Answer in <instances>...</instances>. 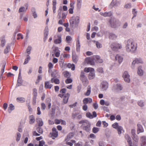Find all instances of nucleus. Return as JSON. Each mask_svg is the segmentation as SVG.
I'll return each instance as SVG.
<instances>
[{"instance_id":"50","label":"nucleus","mask_w":146,"mask_h":146,"mask_svg":"<svg viewBox=\"0 0 146 146\" xmlns=\"http://www.w3.org/2000/svg\"><path fill=\"white\" fill-rule=\"evenodd\" d=\"M21 70H19V76L18 80H17V82L18 83V86L20 85V84H21V82H20V79L19 78V76H20L21 75Z\"/></svg>"},{"instance_id":"28","label":"nucleus","mask_w":146,"mask_h":146,"mask_svg":"<svg viewBox=\"0 0 146 146\" xmlns=\"http://www.w3.org/2000/svg\"><path fill=\"white\" fill-rule=\"evenodd\" d=\"M117 0H112V1L110 4V6L112 7L117 5Z\"/></svg>"},{"instance_id":"12","label":"nucleus","mask_w":146,"mask_h":146,"mask_svg":"<svg viewBox=\"0 0 146 146\" xmlns=\"http://www.w3.org/2000/svg\"><path fill=\"white\" fill-rule=\"evenodd\" d=\"M125 137L130 146H133L132 145V143L131 141V138L128 135H126Z\"/></svg>"},{"instance_id":"10","label":"nucleus","mask_w":146,"mask_h":146,"mask_svg":"<svg viewBox=\"0 0 146 146\" xmlns=\"http://www.w3.org/2000/svg\"><path fill=\"white\" fill-rule=\"evenodd\" d=\"M92 99L89 98H86L84 99L83 100V103L84 104H86L88 103H90L92 102Z\"/></svg>"},{"instance_id":"62","label":"nucleus","mask_w":146,"mask_h":146,"mask_svg":"<svg viewBox=\"0 0 146 146\" xmlns=\"http://www.w3.org/2000/svg\"><path fill=\"white\" fill-rule=\"evenodd\" d=\"M86 116L87 117L92 118L93 117L92 115L90 113H87L86 114Z\"/></svg>"},{"instance_id":"4","label":"nucleus","mask_w":146,"mask_h":146,"mask_svg":"<svg viewBox=\"0 0 146 146\" xmlns=\"http://www.w3.org/2000/svg\"><path fill=\"white\" fill-rule=\"evenodd\" d=\"M70 24L72 26H76L79 23V17L78 16H73L70 19Z\"/></svg>"},{"instance_id":"56","label":"nucleus","mask_w":146,"mask_h":146,"mask_svg":"<svg viewBox=\"0 0 146 146\" xmlns=\"http://www.w3.org/2000/svg\"><path fill=\"white\" fill-rule=\"evenodd\" d=\"M124 131L122 127L119 126V134L121 133H123Z\"/></svg>"},{"instance_id":"54","label":"nucleus","mask_w":146,"mask_h":146,"mask_svg":"<svg viewBox=\"0 0 146 146\" xmlns=\"http://www.w3.org/2000/svg\"><path fill=\"white\" fill-rule=\"evenodd\" d=\"M72 80L71 78H68L66 80L65 82L66 84H69L71 83Z\"/></svg>"},{"instance_id":"61","label":"nucleus","mask_w":146,"mask_h":146,"mask_svg":"<svg viewBox=\"0 0 146 146\" xmlns=\"http://www.w3.org/2000/svg\"><path fill=\"white\" fill-rule=\"evenodd\" d=\"M31 47L30 46H29L27 49L26 51L29 54H30V51H31Z\"/></svg>"},{"instance_id":"36","label":"nucleus","mask_w":146,"mask_h":146,"mask_svg":"<svg viewBox=\"0 0 146 146\" xmlns=\"http://www.w3.org/2000/svg\"><path fill=\"white\" fill-rule=\"evenodd\" d=\"M80 43L79 39L78 40L76 44V50L77 51H79L80 48Z\"/></svg>"},{"instance_id":"39","label":"nucleus","mask_w":146,"mask_h":146,"mask_svg":"<svg viewBox=\"0 0 146 146\" xmlns=\"http://www.w3.org/2000/svg\"><path fill=\"white\" fill-rule=\"evenodd\" d=\"M94 42H96V46L97 48H99L102 47V44L101 43L98 41H94Z\"/></svg>"},{"instance_id":"26","label":"nucleus","mask_w":146,"mask_h":146,"mask_svg":"<svg viewBox=\"0 0 146 146\" xmlns=\"http://www.w3.org/2000/svg\"><path fill=\"white\" fill-rule=\"evenodd\" d=\"M1 46L2 47H3L5 45V37L4 36L2 37L1 39Z\"/></svg>"},{"instance_id":"13","label":"nucleus","mask_w":146,"mask_h":146,"mask_svg":"<svg viewBox=\"0 0 146 146\" xmlns=\"http://www.w3.org/2000/svg\"><path fill=\"white\" fill-rule=\"evenodd\" d=\"M29 122L30 124H33L35 121V117L33 115H31L29 117Z\"/></svg>"},{"instance_id":"46","label":"nucleus","mask_w":146,"mask_h":146,"mask_svg":"<svg viewBox=\"0 0 146 146\" xmlns=\"http://www.w3.org/2000/svg\"><path fill=\"white\" fill-rule=\"evenodd\" d=\"M21 137V134L19 133H17V137L16 138V141H19Z\"/></svg>"},{"instance_id":"37","label":"nucleus","mask_w":146,"mask_h":146,"mask_svg":"<svg viewBox=\"0 0 146 146\" xmlns=\"http://www.w3.org/2000/svg\"><path fill=\"white\" fill-rule=\"evenodd\" d=\"M16 100L18 102L22 103L24 102L25 101V98H17Z\"/></svg>"},{"instance_id":"25","label":"nucleus","mask_w":146,"mask_h":146,"mask_svg":"<svg viewBox=\"0 0 146 146\" xmlns=\"http://www.w3.org/2000/svg\"><path fill=\"white\" fill-rule=\"evenodd\" d=\"M87 91L86 93L84 94L85 96H88L90 95L91 91V87L88 86L87 88Z\"/></svg>"},{"instance_id":"16","label":"nucleus","mask_w":146,"mask_h":146,"mask_svg":"<svg viewBox=\"0 0 146 146\" xmlns=\"http://www.w3.org/2000/svg\"><path fill=\"white\" fill-rule=\"evenodd\" d=\"M58 38L54 40V43L55 44H60L62 42V38L60 35H58L57 36Z\"/></svg>"},{"instance_id":"52","label":"nucleus","mask_w":146,"mask_h":146,"mask_svg":"<svg viewBox=\"0 0 146 146\" xmlns=\"http://www.w3.org/2000/svg\"><path fill=\"white\" fill-rule=\"evenodd\" d=\"M97 70L98 72L101 73H103L104 72L103 68H99L97 69Z\"/></svg>"},{"instance_id":"31","label":"nucleus","mask_w":146,"mask_h":146,"mask_svg":"<svg viewBox=\"0 0 146 146\" xmlns=\"http://www.w3.org/2000/svg\"><path fill=\"white\" fill-rule=\"evenodd\" d=\"M112 127L114 128L117 129L119 132V125L118 123H115L112 125Z\"/></svg>"},{"instance_id":"59","label":"nucleus","mask_w":146,"mask_h":146,"mask_svg":"<svg viewBox=\"0 0 146 146\" xmlns=\"http://www.w3.org/2000/svg\"><path fill=\"white\" fill-rule=\"evenodd\" d=\"M45 144V142L44 141L42 140L40 141L39 144V146H43Z\"/></svg>"},{"instance_id":"15","label":"nucleus","mask_w":146,"mask_h":146,"mask_svg":"<svg viewBox=\"0 0 146 146\" xmlns=\"http://www.w3.org/2000/svg\"><path fill=\"white\" fill-rule=\"evenodd\" d=\"M70 96V94L68 93H67L64 96L63 99V102L64 104H66L68 102Z\"/></svg>"},{"instance_id":"57","label":"nucleus","mask_w":146,"mask_h":146,"mask_svg":"<svg viewBox=\"0 0 146 146\" xmlns=\"http://www.w3.org/2000/svg\"><path fill=\"white\" fill-rule=\"evenodd\" d=\"M64 76L66 77H68L70 76V74L68 72H66L64 73Z\"/></svg>"},{"instance_id":"47","label":"nucleus","mask_w":146,"mask_h":146,"mask_svg":"<svg viewBox=\"0 0 146 146\" xmlns=\"http://www.w3.org/2000/svg\"><path fill=\"white\" fill-rule=\"evenodd\" d=\"M10 48V46L9 45L7 46L6 48L4 50V53L5 54L9 52V50Z\"/></svg>"},{"instance_id":"51","label":"nucleus","mask_w":146,"mask_h":146,"mask_svg":"<svg viewBox=\"0 0 146 146\" xmlns=\"http://www.w3.org/2000/svg\"><path fill=\"white\" fill-rule=\"evenodd\" d=\"M37 131L39 133L41 134L43 132V131L42 129L40 127H38L36 129Z\"/></svg>"},{"instance_id":"58","label":"nucleus","mask_w":146,"mask_h":146,"mask_svg":"<svg viewBox=\"0 0 146 146\" xmlns=\"http://www.w3.org/2000/svg\"><path fill=\"white\" fill-rule=\"evenodd\" d=\"M109 37L111 39H113L114 38H115L116 37V36L115 35L113 34H111L110 35Z\"/></svg>"},{"instance_id":"45","label":"nucleus","mask_w":146,"mask_h":146,"mask_svg":"<svg viewBox=\"0 0 146 146\" xmlns=\"http://www.w3.org/2000/svg\"><path fill=\"white\" fill-rule=\"evenodd\" d=\"M136 62L137 64L139 63H142L143 62L141 59L140 58H136L135 59Z\"/></svg>"},{"instance_id":"27","label":"nucleus","mask_w":146,"mask_h":146,"mask_svg":"<svg viewBox=\"0 0 146 146\" xmlns=\"http://www.w3.org/2000/svg\"><path fill=\"white\" fill-rule=\"evenodd\" d=\"M137 104L139 106L142 107L144 106L145 102L143 100H141L137 102Z\"/></svg>"},{"instance_id":"53","label":"nucleus","mask_w":146,"mask_h":146,"mask_svg":"<svg viewBox=\"0 0 146 146\" xmlns=\"http://www.w3.org/2000/svg\"><path fill=\"white\" fill-rule=\"evenodd\" d=\"M136 62H136L135 59L133 61L132 63L131 66V67L132 69L134 68L135 65V64H137Z\"/></svg>"},{"instance_id":"42","label":"nucleus","mask_w":146,"mask_h":146,"mask_svg":"<svg viewBox=\"0 0 146 146\" xmlns=\"http://www.w3.org/2000/svg\"><path fill=\"white\" fill-rule=\"evenodd\" d=\"M30 59V57L29 55L27 56V57L25 60V62L24 63V64H25L27 63L29 61Z\"/></svg>"},{"instance_id":"32","label":"nucleus","mask_w":146,"mask_h":146,"mask_svg":"<svg viewBox=\"0 0 146 146\" xmlns=\"http://www.w3.org/2000/svg\"><path fill=\"white\" fill-rule=\"evenodd\" d=\"M14 109V106L12 104L9 105V106L8 109V112L10 113L11 111Z\"/></svg>"},{"instance_id":"11","label":"nucleus","mask_w":146,"mask_h":146,"mask_svg":"<svg viewBox=\"0 0 146 146\" xmlns=\"http://www.w3.org/2000/svg\"><path fill=\"white\" fill-rule=\"evenodd\" d=\"M53 85L50 84L49 81H46L44 83V88L46 89H51Z\"/></svg>"},{"instance_id":"20","label":"nucleus","mask_w":146,"mask_h":146,"mask_svg":"<svg viewBox=\"0 0 146 146\" xmlns=\"http://www.w3.org/2000/svg\"><path fill=\"white\" fill-rule=\"evenodd\" d=\"M66 90L65 88H63L60 89V93L58 94V96L61 98L63 97L64 96V94L66 92Z\"/></svg>"},{"instance_id":"35","label":"nucleus","mask_w":146,"mask_h":146,"mask_svg":"<svg viewBox=\"0 0 146 146\" xmlns=\"http://www.w3.org/2000/svg\"><path fill=\"white\" fill-rule=\"evenodd\" d=\"M132 137L133 139V140L134 141H135L136 142H138L139 141V138L137 135H133Z\"/></svg>"},{"instance_id":"17","label":"nucleus","mask_w":146,"mask_h":146,"mask_svg":"<svg viewBox=\"0 0 146 146\" xmlns=\"http://www.w3.org/2000/svg\"><path fill=\"white\" fill-rule=\"evenodd\" d=\"M100 14L101 15L104 17H109L112 15V13L110 12H106L105 13L100 12Z\"/></svg>"},{"instance_id":"41","label":"nucleus","mask_w":146,"mask_h":146,"mask_svg":"<svg viewBox=\"0 0 146 146\" xmlns=\"http://www.w3.org/2000/svg\"><path fill=\"white\" fill-rule=\"evenodd\" d=\"M66 42L68 43L70 42L72 40V38L70 36H68L66 37Z\"/></svg>"},{"instance_id":"18","label":"nucleus","mask_w":146,"mask_h":146,"mask_svg":"<svg viewBox=\"0 0 146 146\" xmlns=\"http://www.w3.org/2000/svg\"><path fill=\"white\" fill-rule=\"evenodd\" d=\"M118 44L116 43H114L112 44L111 46V47L112 48V50H118Z\"/></svg>"},{"instance_id":"1","label":"nucleus","mask_w":146,"mask_h":146,"mask_svg":"<svg viewBox=\"0 0 146 146\" xmlns=\"http://www.w3.org/2000/svg\"><path fill=\"white\" fill-rule=\"evenodd\" d=\"M137 45H135L133 40L131 39H129L126 43V49L127 52H134L137 49Z\"/></svg>"},{"instance_id":"55","label":"nucleus","mask_w":146,"mask_h":146,"mask_svg":"<svg viewBox=\"0 0 146 146\" xmlns=\"http://www.w3.org/2000/svg\"><path fill=\"white\" fill-rule=\"evenodd\" d=\"M41 106L42 110H44L45 109L46 106L44 103H41Z\"/></svg>"},{"instance_id":"49","label":"nucleus","mask_w":146,"mask_h":146,"mask_svg":"<svg viewBox=\"0 0 146 146\" xmlns=\"http://www.w3.org/2000/svg\"><path fill=\"white\" fill-rule=\"evenodd\" d=\"M132 13L133 14V16L132 18V19L136 16L137 11H135V9H133L132 10Z\"/></svg>"},{"instance_id":"34","label":"nucleus","mask_w":146,"mask_h":146,"mask_svg":"<svg viewBox=\"0 0 146 146\" xmlns=\"http://www.w3.org/2000/svg\"><path fill=\"white\" fill-rule=\"evenodd\" d=\"M67 66L68 68H71L72 70H74L75 69V65L73 64H68Z\"/></svg>"},{"instance_id":"14","label":"nucleus","mask_w":146,"mask_h":146,"mask_svg":"<svg viewBox=\"0 0 146 146\" xmlns=\"http://www.w3.org/2000/svg\"><path fill=\"white\" fill-rule=\"evenodd\" d=\"M137 129V133L139 134L140 133L143 132L144 131L143 128L141 125L140 124H138Z\"/></svg>"},{"instance_id":"40","label":"nucleus","mask_w":146,"mask_h":146,"mask_svg":"<svg viewBox=\"0 0 146 146\" xmlns=\"http://www.w3.org/2000/svg\"><path fill=\"white\" fill-rule=\"evenodd\" d=\"M119 88V86L118 84H117L116 85H114L113 88V90L117 92L118 91V90Z\"/></svg>"},{"instance_id":"33","label":"nucleus","mask_w":146,"mask_h":146,"mask_svg":"<svg viewBox=\"0 0 146 146\" xmlns=\"http://www.w3.org/2000/svg\"><path fill=\"white\" fill-rule=\"evenodd\" d=\"M27 10L25 7H22L19 9V13L25 12Z\"/></svg>"},{"instance_id":"24","label":"nucleus","mask_w":146,"mask_h":146,"mask_svg":"<svg viewBox=\"0 0 146 146\" xmlns=\"http://www.w3.org/2000/svg\"><path fill=\"white\" fill-rule=\"evenodd\" d=\"M137 73L139 76H142L143 74V71L142 69V67L141 66H139L138 68Z\"/></svg>"},{"instance_id":"21","label":"nucleus","mask_w":146,"mask_h":146,"mask_svg":"<svg viewBox=\"0 0 146 146\" xmlns=\"http://www.w3.org/2000/svg\"><path fill=\"white\" fill-rule=\"evenodd\" d=\"M52 136L54 137H57L58 135V133L56 131V129L53 127L52 128Z\"/></svg>"},{"instance_id":"63","label":"nucleus","mask_w":146,"mask_h":146,"mask_svg":"<svg viewBox=\"0 0 146 146\" xmlns=\"http://www.w3.org/2000/svg\"><path fill=\"white\" fill-rule=\"evenodd\" d=\"M82 109L85 111H86L88 109V106L86 104H84L82 106Z\"/></svg>"},{"instance_id":"30","label":"nucleus","mask_w":146,"mask_h":146,"mask_svg":"<svg viewBox=\"0 0 146 146\" xmlns=\"http://www.w3.org/2000/svg\"><path fill=\"white\" fill-rule=\"evenodd\" d=\"M58 76L57 71L56 70H54L51 74V76L53 77H57Z\"/></svg>"},{"instance_id":"22","label":"nucleus","mask_w":146,"mask_h":146,"mask_svg":"<svg viewBox=\"0 0 146 146\" xmlns=\"http://www.w3.org/2000/svg\"><path fill=\"white\" fill-rule=\"evenodd\" d=\"M6 64V62H4L1 64L2 68L1 69V76L4 72L5 66Z\"/></svg>"},{"instance_id":"5","label":"nucleus","mask_w":146,"mask_h":146,"mask_svg":"<svg viewBox=\"0 0 146 146\" xmlns=\"http://www.w3.org/2000/svg\"><path fill=\"white\" fill-rule=\"evenodd\" d=\"M123 77L126 82L127 83L130 82V75L127 71H125L124 72L123 75Z\"/></svg>"},{"instance_id":"3","label":"nucleus","mask_w":146,"mask_h":146,"mask_svg":"<svg viewBox=\"0 0 146 146\" xmlns=\"http://www.w3.org/2000/svg\"><path fill=\"white\" fill-rule=\"evenodd\" d=\"M79 123L80 124H82L83 125H84L83 127V129L88 132L90 129V124L89 122L87 120H82L79 122Z\"/></svg>"},{"instance_id":"7","label":"nucleus","mask_w":146,"mask_h":146,"mask_svg":"<svg viewBox=\"0 0 146 146\" xmlns=\"http://www.w3.org/2000/svg\"><path fill=\"white\" fill-rule=\"evenodd\" d=\"M101 86L103 90H106L108 88V83L106 82H103L101 83Z\"/></svg>"},{"instance_id":"48","label":"nucleus","mask_w":146,"mask_h":146,"mask_svg":"<svg viewBox=\"0 0 146 146\" xmlns=\"http://www.w3.org/2000/svg\"><path fill=\"white\" fill-rule=\"evenodd\" d=\"M27 106L28 107V108L29 110V111H32V109L31 108V106L30 105V102L29 101L28 102L27 101Z\"/></svg>"},{"instance_id":"8","label":"nucleus","mask_w":146,"mask_h":146,"mask_svg":"<svg viewBox=\"0 0 146 146\" xmlns=\"http://www.w3.org/2000/svg\"><path fill=\"white\" fill-rule=\"evenodd\" d=\"M141 146H146V137L143 136L141 137Z\"/></svg>"},{"instance_id":"23","label":"nucleus","mask_w":146,"mask_h":146,"mask_svg":"<svg viewBox=\"0 0 146 146\" xmlns=\"http://www.w3.org/2000/svg\"><path fill=\"white\" fill-rule=\"evenodd\" d=\"M36 120L38 124V126L41 127L43 125V122L41 118H38L36 119Z\"/></svg>"},{"instance_id":"44","label":"nucleus","mask_w":146,"mask_h":146,"mask_svg":"<svg viewBox=\"0 0 146 146\" xmlns=\"http://www.w3.org/2000/svg\"><path fill=\"white\" fill-rule=\"evenodd\" d=\"M99 130V128L97 127H94L93 128L92 131L94 133H96L98 132Z\"/></svg>"},{"instance_id":"43","label":"nucleus","mask_w":146,"mask_h":146,"mask_svg":"<svg viewBox=\"0 0 146 146\" xmlns=\"http://www.w3.org/2000/svg\"><path fill=\"white\" fill-rule=\"evenodd\" d=\"M33 94L34 95V97L35 98H36L37 96V90L36 89L34 88L33 89Z\"/></svg>"},{"instance_id":"2","label":"nucleus","mask_w":146,"mask_h":146,"mask_svg":"<svg viewBox=\"0 0 146 146\" xmlns=\"http://www.w3.org/2000/svg\"><path fill=\"white\" fill-rule=\"evenodd\" d=\"M84 71L87 73L90 72L88 76V78L89 79L91 80L94 78V70L93 68L90 67L85 68L84 69Z\"/></svg>"},{"instance_id":"6","label":"nucleus","mask_w":146,"mask_h":146,"mask_svg":"<svg viewBox=\"0 0 146 146\" xmlns=\"http://www.w3.org/2000/svg\"><path fill=\"white\" fill-rule=\"evenodd\" d=\"M85 62L88 64L93 65L94 62L93 60L90 57L86 58L85 60Z\"/></svg>"},{"instance_id":"64","label":"nucleus","mask_w":146,"mask_h":146,"mask_svg":"<svg viewBox=\"0 0 146 146\" xmlns=\"http://www.w3.org/2000/svg\"><path fill=\"white\" fill-rule=\"evenodd\" d=\"M131 136L136 135L135 134V130L134 129H132L131 130Z\"/></svg>"},{"instance_id":"19","label":"nucleus","mask_w":146,"mask_h":146,"mask_svg":"<svg viewBox=\"0 0 146 146\" xmlns=\"http://www.w3.org/2000/svg\"><path fill=\"white\" fill-rule=\"evenodd\" d=\"M55 77H53L51 79V82L52 83H54L56 84H58L60 83L59 80Z\"/></svg>"},{"instance_id":"9","label":"nucleus","mask_w":146,"mask_h":146,"mask_svg":"<svg viewBox=\"0 0 146 146\" xmlns=\"http://www.w3.org/2000/svg\"><path fill=\"white\" fill-rule=\"evenodd\" d=\"M48 27H46L44 30V41H45L46 40L47 36L48 35Z\"/></svg>"},{"instance_id":"38","label":"nucleus","mask_w":146,"mask_h":146,"mask_svg":"<svg viewBox=\"0 0 146 146\" xmlns=\"http://www.w3.org/2000/svg\"><path fill=\"white\" fill-rule=\"evenodd\" d=\"M124 56V54H121L120 56H119V64L122 62Z\"/></svg>"},{"instance_id":"60","label":"nucleus","mask_w":146,"mask_h":146,"mask_svg":"<svg viewBox=\"0 0 146 146\" xmlns=\"http://www.w3.org/2000/svg\"><path fill=\"white\" fill-rule=\"evenodd\" d=\"M96 57L97 59V62H98L99 63H102L103 62V61L102 59L100 58L98 56Z\"/></svg>"},{"instance_id":"29","label":"nucleus","mask_w":146,"mask_h":146,"mask_svg":"<svg viewBox=\"0 0 146 146\" xmlns=\"http://www.w3.org/2000/svg\"><path fill=\"white\" fill-rule=\"evenodd\" d=\"M115 21L113 20H110V23L111 25V26L113 28H115L116 27V21L114 22Z\"/></svg>"}]
</instances>
